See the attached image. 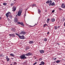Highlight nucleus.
<instances>
[{"label": "nucleus", "instance_id": "f257e3e1", "mask_svg": "<svg viewBox=\"0 0 65 65\" xmlns=\"http://www.w3.org/2000/svg\"><path fill=\"white\" fill-rule=\"evenodd\" d=\"M16 35L17 36H18L19 38L21 39H25L24 36H20V35L18 34H16Z\"/></svg>", "mask_w": 65, "mask_h": 65}, {"label": "nucleus", "instance_id": "f03ea898", "mask_svg": "<svg viewBox=\"0 0 65 65\" xmlns=\"http://www.w3.org/2000/svg\"><path fill=\"white\" fill-rule=\"evenodd\" d=\"M22 12V9H20L18 12V15L20 16L21 15V13Z\"/></svg>", "mask_w": 65, "mask_h": 65}, {"label": "nucleus", "instance_id": "7ed1b4c3", "mask_svg": "<svg viewBox=\"0 0 65 65\" xmlns=\"http://www.w3.org/2000/svg\"><path fill=\"white\" fill-rule=\"evenodd\" d=\"M54 5L55 3H54V2L52 3V0L50 1V3L49 5V6H50V5H51V6H53V5Z\"/></svg>", "mask_w": 65, "mask_h": 65}, {"label": "nucleus", "instance_id": "20e7f679", "mask_svg": "<svg viewBox=\"0 0 65 65\" xmlns=\"http://www.w3.org/2000/svg\"><path fill=\"white\" fill-rule=\"evenodd\" d=\"M20 58L21 59H25V55H23L20 56Z\"/></svg>", "mask_w": 65, "mask_h": 65}, {"label": "nucleus", "instance_id": "39448f33", "mask_svg": "<svg viewBox=\"0 0 65 65\" xmlns=\"http://www.w3.org/2000/svg\"><path fill=\"white\" fill-rule=\"evenodd\" d=\"M9 35L10 36L12 37H14L15 36L14 34H10Z\"/></svg>", "mask_w": 65, "mask_h": 65}, {"label": "nucleus", "instance_id": "423d86ee", "mask_svg": "<svg viewBox=\"0 0 65 65\" xmlns=\"http://www.w3.org/2000/svg\"><path fill=\"white\" fill-rule=\"evenodd\" d=\"M31 55H32L31 53H28L25 54V55L26 56H31Z\"/></svg>", "mask_w": 65, "mask_h": 65}, {"label": "nucleus", "instance_id": "0eeeda50", "mask_svg": "<svg viewBox=\"0 0 65 65\" xmlns=\"http://www.w3.org/2000/svg\"><path fill=\"white\" fill-rule=\"evenodd\" d=\"M20 34L21 35H25V31H21V32L20 33Z\"/></svg>", "mask_w": 65, "mask_h": 65}, {"label": "nucleus", "instance_id": "6e6552de", "mask_svg": "<svg viewBox=\"0 0 65 65\" xmlns=\"http://www.w3.org/2000/svg\"><path fill=\"white\" fill-rule=\"evenodd\" d=\"M13 10L12 11H15V10H16V7H14V6H13L12 8Z\"/></svg>", "mask_w": 65, "mask_h": 65}, {"label": "nucleus", "instance_id": "1a4fd4ad", "mask_svg": "<svg viewBox=\"0 0 65 65\" xmlns=\"http://www.w3.org/2000/svg\"><path fill=\"white\" fill-rule=\"evenodd\" d=\"M61 7L62 8H65V5L64 4H62L61 5Z\"/></svg>", "mask_w": 65, "mask_h": 65}, {"label": "nucleus", "instance_id": "9d476101", "mask_svg": "<svg viewBox=\"0 0 65 65\" xmlns=\"http://www.w3.org/2000/svg\"><path fill=\"white\" fill-rule=\"evenodd\" d=\"M40 53L42 54L43 53H44V51L43 50H40Z\"/></svg>", "mask_w": 65, "mask_h": 65}, {"label": "nucleus", "instance_id": "9b49d317", "mask_svg": "<svg viewBox=\"0 0 65 65\" xmlns=\"http://www.w3.org/2000/svg\"><path fill=\"white\" fill-rule=\"evenodd\" d=\"M45 64V63H44V62L43 61H42L40 62V64H42V65H44V64Z\"/></svg>", "mask_w": 65, "mask_h": 65}, {"label": "nucleus", "instance_id": "f8f14e48", "mask_svg": "<svg viewBox=\"0 0 65 65\" xmlns=\"http://www.w3.org/2000/svg\"><path fill=\"white\" fill-rule=\"evenodd\" d=\"M9 14H8V13H7L6 14V17L8 18V17H9Z\"/></svg>", "mask_w": 65, "mask_h": 65}, {"label": "nucleus", "instance_id": "ddd939ff", "mask_svg": "<svg viewBox=\"0 0 65 65\" xmlns=\"http://www.w3.org/2000/svg\"><path fill=\"white\" fill-rule=\"evenodd\" d=\"M11 31H12L14 32H15V30L14 28H13L11 29Z\"/></svg>", "mask_w": 65, "mask_h": 65}, {"label": "nucleus", "instance_id": "4468645a", "mask_svg": "<svg viewBox=\"0 0 65 65\" xmlns=\"http://www.w3.org/2000/svg\"><path fill=\"white\" fill-rule=\"evenodd\" d=\"M14 21L15 22H18V19L17 18H15Z\"/></svg>", "mask_w": 65, "mask_h": 65}, {"label": "nucleus", "instance_id": "2eb2a0df", "mask_svg": "<svg viewBox=\"0 0 65 65\" xmlns=\"http://www.w3.org/2000/svg\"><path fill=\"white\" fill-rule=\"evenodd\" d=\"M34 42L33 41H30L29 42V44H32Z\"/></svg>", "mask_w": 65, "mask_h": 65}, {"label": "nucleus", "instance_id": "dca6fc26", "mask_svg": "<svg viewBox=\"0 0 65 65\" xmlns=\"http://www.w3.org/2000/svg\"><path fill=\"white\" fill-rule=\"evenodd\" d=\"M20 25H21L22 26H23V27H24V25L23 24V23L21 22V23H20Z\"/></svg>", "mask_w": 65, "mask_h": 65}, {"label": "nucleus", "instance_id": "f3484780", "mask_svg": "<svg viewBox=\"0 0 65 65\" xmlns=\"http://www.w3.org/2000/svg\"><path fill=\"white\" fill-rule=\"evenodd\" d=\"M50 2L49 0L47 1L46 2V4H50Z\"/></svg>", "mask_w": 65, "mask_h": 65}, {"label": "nucleus", "instance_id": "a211bd4d", "mask_svg": "<svg viewBox=\"0 0 65 65\" xmlns=\"http://www.w3.org/2000/svg\"><path fill=\"white\" fill-rule=\"evenodd\" d=\"M43 40L44 41H46L47 40V39L46 38H45Z\"/></svg>", "mask_w": 65, "mask_h": 65}, {"label": "nucleus", "instance_id": "6ab92c4d", "mask_svg": "<svg viewBox=\"0 0 65 65\" xmlns=\"http://www.w3.org/2000/svg\"><path fill=\"white\" fill-rule=\"evenodd\" d=\"M29 48H30L29 47V46H27L26 47V49H25V50H29Z\"/></svg>", "mask_w": 65, "mask_h": 65}, {"label": "nucleus", "instance_id": "aec40b11", "mask_svg": "<svg viewBox=\"0 0 65 65\" xmlns=\"http://www.w3.org/2000/svg\"><path fill=\"white\" fill-rule=\"evenodd\" d=\"M50 19L49 18H48L47 19V23H48V22L49 21H50Z\"/></svg>", "mask_w": 65, "mask_h": 65}, {"label": "nucleus", "instance_id": "412c9836", "mask_svg": "<svg viewBox=\"0 0 65 65\" xmlns=\"http://www.w3.org/2000/svg\"><path fill=\"white\" fill-rule=\"evenodd\" d=\"M60 62V60H58L56 61V62L57 63H59Z\"/></svg>", "mask_w": 65, "mask_h": 65}, {"label": "nucleus", "instance_id": "4be33fe9", "mask_svg": "<svg viewBox=\"0 0 65 65\" xmlns=\"http://www.w3.org/2000/svg\"><path fill=\"white\" fill-rule=\"evenodd\" d=\"M10 56H12V57H14V55L12 54H10Z\"/></svg>", "mask_w": 65, "mask_h": 65}, {"label": "nucleus", "instance_id": "5701e85b", "mask_svg": "<svg viewBox=\"0 0 65 65\" xmlns=\"http://www.w3.org/2000/svg\"><path fill=\"white\" fill-rule=\"evenodd\" d=\"M13 65H16L17 64V62H14L13 63Z\"/></svg>", "mask_w": 65, "mask_h": 65}, {"label": "nucleus", "instance_id": "b1692460", "mask_svg": "<svg viewBox=\"0 0 65 65\" xmlns=\"http://www.w3.org/2000/svg\"><path fill=\"white\" fill-rule=\"evenodd\" d=\"M7 20H8V21H9V22H10V21H11V20H10V19H9V18H7Z\"/></svg>", "mask_w": 65, "mask_h": 65}, {"label": "nucleus", "instance_id": "393cba45", "mask_svg": "<svg viewBox=\"0 0 65 65\" xmlns=\"http://www.w3.org/2000/svg\"><path fill=\"white\" fill-rule=\"evenodd\" d=\"M55 21V20L54 19H53L52 20V22H54V21Z\"/></svg>", "mask_w": 65, "mask_h": 65}, {"label": "nucleus", "instance_id": "a878e982", "mask_svg": "<svg viewBox=\"0 0 65 65\" xmlns=\"http://www.w3.org/2000/svg\"><path fill=\"white\" fill-rule=\"evenodd\" d=\"M8 14H9V15H11V13L10 12H8Z\"/></svg>", "mask_w": 65, "mask_h": 65}, {"label": "nucleus", "instance_id": "bb28decb", "mask_svg": "<svg viewBox=\"0 0 65 65\" xmlns=\"http://www.w3.org/2000/svg\"><path fill=\"white\" fill-rule=\"evenodd\" d=\"M57 26H55V30H57Z\"/></svg>", "mask_w": 65, "mask_h": 65}, {"label": "nucleus", "instance_id": "cd10ccee", "mask_svg": "<svg viewBox=\"0 0 65 65\" xmlns=\"http://www.w3.org/2000/svg\"><path fill=\"white\" fill-rule=\"evenodd\" d=\"M58 9L59 10H62V9L60 8H58Z\"/></svg>", "mask_w": 65, "mask_h": 65}, {"label": "nucleus", "instance_id": "c85d7f7f", "mask_svg": "<svg viewBox=\"0 0 65 65\" xmlns=\"http://www.w3.org/2000/svg\"><path fill=\"white\" fill-rule=\"evenodd\" d=\"M13 6V3H11V6Z\"/></svg>", "mask_w": 65, "mask_h": 65}, {"label": "nucleus", "instance_id": "c756f323", "mask_svg": "<svg viewBox=\"0 0 65 65\" xmlns=\"http://www.w3.org/2000/svg\"><path fill=\"white\" fill-rule=\"evenodd\" d=\"M3 5H6V3H3Z\"/></svg>", "mask_w": 65, "mask_h": 65}, {"label": "nucleus", "instance_id": "7c9ffc66", "mask_svg": "<svg viewBox=\"0 0 65 65\" xmlns=\"http://www.w3.org/2000/svg\"><path fill=\"white\" fill-rule=\"evenodd\" d=\"M7 61H9V59L8 58L7 59Z\"/></svg>", "mask_w": 65, "mask_h": 65}, {"label": "nucleus", "instance_id": "2f4dec72", "mask_svg": "<svg viewBox=\"0 0 65 65\" xmlns=\"http://www.w3.org/2000/svg\"><path fill=\"white\" fill-rule=\"evenodd\" d=\"M33 6H36V4H33Z\"/></svg>", "mask_w": 65, "mask_h": 65}, {"label": "nucleus", "instance_id": "473e14b6", "mask_svg": "<svg viewBox=\"0 0 65 65\" xmlns=\"http://www.w3.org/2000/svg\"><path fill=\"white\" fill-rule=\"evenodd\" d=\"M38 12H41V11H40V10L38 9Z\"/></svg>", "mask_w": 65, "mask_h": 65}, {"label": "nucleus", "instance_id": "72a5a7b5", "mask_svg": "<svg viewBox=\"0 0 65 65\" xmlns=\"http://www.w3.org/2000/svg\"><path fill=\"white\" fill-rule=\"evenodd\" d=\"M54 12H55V10H53L52 11V13H54Z\"/></svg>", "mask_w": 65, "mask_h": 65}, {"label": "nucleus", "instance_id": "f704fd0d", "mask_svg": "<svg viewBox=\"0 0 65 65\" xmlns=\"http://www.w3.org/2000/svg\"><path fill=\"white\" fill-rule=\"evenodd\" d=\"M18 24H21V23L20 22H18L17 23Z\"/></svg>", "mask_w": 65, "mask_h": 65}, {"label": "nucleus", "instance_id": "c9c22d12", "mask_svg": "<svg viewBox=\"0 0 65 65\" xmlns=\"http://www.w3.org/2000/svg\"><path fill=\"white\" fill-rule=\"evenodd\" d=\"M37 64V62H36L33 65H35V64Z\"/></svg>", "mask_w": 65, "mask_h": 65}, {"label": "nucleus", "instance_id": "e433bc0d", "mask_svg": "<svg viewBox=\"0 0 65 65\" xmlns=\"http://www.w3.org/2000/svg\"><path fill=\"white\" fill-rule=\"evenodd\" d=\"M9 17H10V18H12V15H9Z\"/></svg>", "mask_w": 65, "mask_h": 65}, {"label": "nucleus", "instance_id": "4c0bfd02", "mask_svg": "<svg viewBox=\"0 0 65 65\" xmlns=\"http://www.w3.org/2000/svg\"><path fill=\"white\" fill-rule=\"evenodd\" d=\"M8 58V56H6V59H7Z\"/></svg>", "mask_w": 65, "mask_h": 65}, {"label": "nucleus", "instance_id": "58836bf2", "mask_svg": "<svg viewBox=\"0 0 65 65\" xmlns=\"http://www.w3.org/2000/svg\"><path fill=\"white\" fill-rule=\"evenodd\" d=\"M56 59H57V58H55L54 59V60H56Z\"/></svg>", "mask_w": 65, "mask_h": 65}, {"label": "nucleus", "instance_id": "ea45409f", "mask_svg": "<svg viewBox=\"0 0 65 65\" xmlns=\"http://www.w3.org/2000/svg\"><path fill=\"white\" fill-rule=\"evenodd\" d=\"M45 26H46V24H45L44 26H43V27H45Z\"/></svg>", "mask_w": 65, "mask_h": 65}, {"label": "nucleus", "instance_id": "a19ab883", "mask_svg": "<svg viewBox=\"0 0 65 65\" xmlns=\"http://www.w3.org/2000/svg\"><path fill=\"white\" fill-rule=\"evenodd\" d=\"M28 8H27L26 9V10H25V12H26V11H27V10H28Z\"/></svg>", "mask_w": 65, "mask_h": 65}, {"label": "nucleus", "instance_id": "79ce46f5", "mask_svg": "<svg viewBox=\"0 0 65 65\" xmlns=\"http://www.w3.org/2000/svg\"><path fill=\"white\" fill-rule=\"evenodd\" d=\"M25 16H26V13H25Z\"/></svg>", "mask_w": 65, "mask_h": 65}, {"label": "nucleus", "instance_id": "37998d69", "mask_svg": "<svg viewBox=\"0 0 65 65\" xmlns=\"http://www.w3.org/2000/svg\"><path fill=\"white\" fill-rule=\"evenodd\" d=\"M47 10H45V12H47Z\"/></svg>", "mask_w": 65, "mask_h": 65}, {"label": "nucleus", "instance_id": "c03bdc74", "mask_svg": "<svg viewBox=\"0 0 65 65\" xmlns=\"http://www.w3.org/2000/svg\"><path fill=\"white\" fill-rule=\"evenodd\" d=\"M50 33V32H47V34H49V33Z\"/></svg>", "mask_w": 65, "mask_h": 65}, {"label": "nucleus", "instance_id": "a18cd8bd", "mask_svg": "<svg viewBox=\"0 0 65 65\" xmlns=\"http://www.w3.org/2000/svg\"><path fill=\"white\" fill-rule=\"evenodd\" d=\"M26 58H27V57H25V59H26Z\"/></svg>", "mask_w": 65, "mask_h": 65}, {"label": "nucleus", "instance_id": "49530a36", "mask_svg": "<svg viewBox=\"0 0 65 65\" xmlns=\"http://www.w3.org/2000/svg\"><path fill=\"white\" fill-rule=\"evenodd\" d=\"M29 26L30 27H31L32 26H31V25H29Z\"/></svg>", "mask_w": 65, "mask_h": 65}, {"label": "nucleus", "instance_id": "de8ad7c7", "mask_svg": "<svg viewBox=\"0 0 65 65\" xmlns=\"http://www.w3.org/2000/svg\"><path fill=\"white\" fill-rule=\"evenodd\" d=\"M60 26H59L58 27V28H60Z\"/></svg>", "mask_w": 65, "mask_h": 65}, {"label": "nucleus", "instance_id": "09e8293b", "mask_svg": "<svg viewBox=\"0 0 65 65\" xmlns=\"http://www.w3.org/2000/svg\"><path fill=\"white\" fill-rule=\"evenodd\" d=\"M1 57H3V56H2V55H1Z\"/></svg>", "mask_w": 65, "mask_h": 65}, {"label": "nucleus", "instance_id": "8fccbe9b", "mask_svg": "<svg viewBox=\"0 0 65 65\" xmlns=\"http://www.w3.org/2000/svg\"><path fill=\"white\" fill-rule=\"evenodd\" d=\"M1 17H0V20H1Z\"/></svg>", "mask_w": 65, "mask_h": 65}, {"label": "nucleus", "instance_id": "3c124183", "mask_svg": "<svg viewBox=\"0 0 65 65\" xmlns=\"http://www.w3.org/2000/svg\"><path fill=\"white\" fill-rule=\"evenodd\" d=\"M10 65H12V64H10Z\"/></svg>", "mask_w": 65, "mask_h": 65}, {"label": "nucleus", "instance_id": "603ef678", "mask_svg": "<svg viewBox=\"0 0 65 65\" xmlns=\"http://www.w3.org/2000/svg\"><path fill=\"white\" fill-rule=\"evenodd\" d=\"M46 25L47 26V24H46Z\"/></svg>", "mask_w": 65, "mask_h": 65}, {"label": "nucleus", "instance_id": "864d4df0", "mask_svg": "<svg viewBox=\"0 0 65 65\" xmlns=\"http://www.w3.org/2000/svg\"><path fill=\"white\" fill-rule=\"evenodd\" d=\"M26 62H25V63H26Z\"/></svg>", "mask_w": 65, "mask_h": 65}, {"label": "nucleus", "instance_id": "5fc2aeb1", "mask_svg": "<svg viewBox=\"0 0 65 65\" xmlns=\"http://www.w3.org/2000/svg\"><path fill=\"white\" fill-rule=\"evenodd\" d=\"M37 24H36V25Z\"/></svg>", "mask_w": 65, "mask_h": 65}, {"label": "nucleus", "instance_id": "6e6d98bb", "mask_svg": "<svg viewBox=\"0 0 65 65\" xmlns=\"http://www.w3.org/2000/svg\"><path fill=\"white\" fill-rule=\"evenodd\" d=\"M54 63H55V62H54Z\"/></svg>", "mask_w": 65, "mask_h": 65}, {"label": "nucleus", "instance_id": "4d7b16f0", "mask_svg": "<svg viewBox=\"0 0 65 65\" xmlns=\"http://www.w3.org/2000/svg\"><path fill=\"white\" fill-rule=\"evenodd\" d=\"M64 44H65V43H64Z\"/></svg>", "mask_w": 65, "mask_h": 65}]
</instances>
